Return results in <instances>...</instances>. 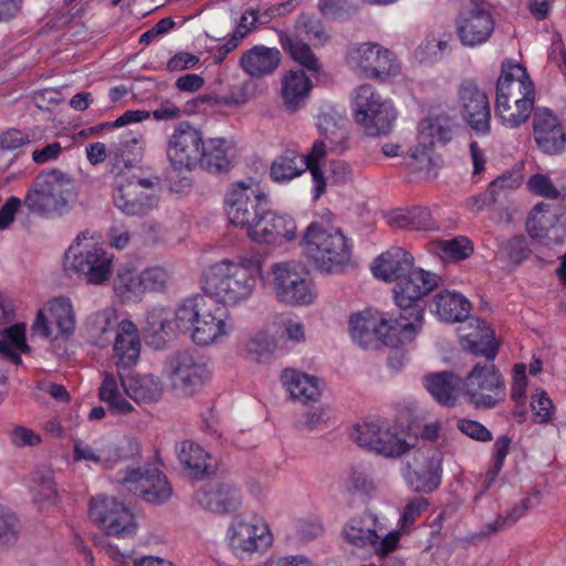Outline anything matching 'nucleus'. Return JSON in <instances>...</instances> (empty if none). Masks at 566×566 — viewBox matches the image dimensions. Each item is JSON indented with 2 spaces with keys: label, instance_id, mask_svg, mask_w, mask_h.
<instances>
[{
  "label": "nucleus",
  "instance_id": "nucleus-1",
  "mask_svg": "<svg viewBox=\"0 0 566 566\" xmlns=\"http://www.w3.org/2000/svg\"><path fill=\"white\" fill-rule=\"evenodd\" d=\"M261 275V263L254 259L229 260L211 265L206 272L205 293L218 303L237 305L249 300Z\"/></svg>",
  "mask_w": 566,
  "mask_h": 566
},
{
  "label": "nucleus",
  "instance_id": "nucleus-2",
  "mask_svg": "<svg viewBox=\"0 0 566 566\" xmlns=\"http://www.w3.org/2000/svg\"><path fill=\"white\" fill-rule=\"evenodd\" d=\"M74 180L59 169L41 171L28 190L23 203L31 213L43 218H60L71 210Z\"/></svg>",
  "mask_w": 566,
  "mask_h": 566
},
{
  "label": "nucleus",
  "instance_id": "nucleus-3",
  "mask_svg": "<svg viewBox=\"0 0 566 566\" xmlns=\"http://www.w3.org/2000/svg\"><path fill=\"white\" fill-rule=\"evenodd\" d=\"M439 276L422 269L410 270L398 280L394 289L395 302L399 307V324L406 338L412 340L422 328L423 306L421 300L438 286Z\"/></svg>",
  "mask_w": 566,
  "mask_h": 566
},
{
  "label": "nucleus",
  "instance_id": "nucleus-4",
  "mask_svg": "<svg viewBox=\"0 0 566 566\" xmlns=\"http://www.w3.org/2000/svg\"><path fill=\"white\" fill-rule=\"evenodd\" d=\"M439 276L422 269L410 270L398 280L394 289L395 302L399 307V324L406 338L412 340L422 328L423 306L421 300L438 286Z\"/></svg>",
  "mask_w": 566,
  "mask_h": 566
},
{
  "label": "nucleus",
  "instance_id": "nucleus-5",
  "mask_svg": "<svg viewBox=\"0 0 566 566\" xmlns=\"http://www.w3.org/2000/svg\"><path fill=\"white\" fill-rule=\"evenodd\" d=\"M304 253L322 272L332 273L350 260L352 247L339 229L311 223L303 237Z\"/></svg>",
  "mask_w": 566,
  "mask_h": 566
},
{
  "label": "nucleus",
  "instance_id": "nucleus-6",
  "mask_svg": "<svg viewBox=\"0 0 566 566\" xmlns=\"http://www.w3.org/2000/svg\"><path fill=\"white\" fill-rule=\"evenodd\" d=\"M348 326L352 338L364 348L376 346L378 342L397 348L410 342L398 318H386L378 311L366 310L352 314Z\"/></svg>",
  "mask_w": 566,
  "mask_h": 566
},
{
  "label": "nucleus",
  "instance_id": "nucleus-7",
  "mask_svg": "<svg viewBox=\"0 0 566 566\" xmlns=\"http://www.w3.org/2000/svg\"><path fill=\"white\" fill-rule=\"evenodd\" d=\"M325 154L326 144L322 139L316 140L306 155H301L294 148H286L273 160L270 170L271 178L274 181L283 182L310 170L315 185L314 198L317 199L326 189L324 172L319 166V161L325 157Z\"/></svg>",
  "mask_w": 566,
  "mask_h": 566
},
{
  "label": "nucleus",
  "instance_id": "nucleus-8",
  "mask_svg": "<svg viewBox=\"0 0 566 566\" xmlns=\"http://www.w3.org/2000/svg\"><path fill=\"white\" fill-rule=\"evenodd\" d=\"M269 206L268 196L258 184L239 181L231 185L226 193L224 209L229 221L247 230H255Z\"/></svg>",
  "mask_w": 566,
  "mask_h": 566
},
{
  "label": "nucleus",
  "instance_id": "nucleus-9",
  "mask_svg": "<svg viewBox=\"0 0 566 566\" xmlns=\"http://www.w3.org/2000/svg\"><path fill=\"white\" fill-rule=\"evenodd\" d=\"M350 438L360 447L387 458H399L415 447L403 436V430L386 420L367 421L356 424Z\"/></svg>",
  "mask_w": 566,
  "mask_h": 566
},
{
  "label": "nucleus",
  "instance_id": "nucleus-10",
  "mask_svg": "<svg viewBox=\"0 0 566 566\" xmlns=\"http://www.w3.org/2000/svg\"><path fill=\"white\" fill-rule=\"evenodd\" d=\"M345 539L358 547L370 548L378 557L392 553L399 545L400 533H386L377 516L364 512L348 520L343 528Z\"/></svg>",
  "mask_w": 566,
  "mask_h": 566
},
{
  "label": "nucleus",
  "instance_id": "nucleus-11",
  "mask_svg": "<svg viewBox=\"0 0 566 566\" xmlns=\"http://www.w3.org/2000/svg\"><path fill=\"white\" fill-rule=\"evenodd\" d=\"M353 104L355 119L368 136L390 133L396 119V111L389 101L381 98L374 86L363 84L357 87Z\"/></svg>",
  "mask_w": 566,
  "mask_h": 566
},
{
  "label": "nucleus",
  "instance_id": "nucleus-12",
  "mask_svg": "<svg viewBox=\"0 0 566 566\" xmlns=\"http://www.w3.org/2000/svg\"><path fill=\"white\" fill-rule=\"evenodd\" d=\"M462 387L468 401L480 409H492L506 397L504 378L493 363L475 364Z\"/></svg>",
  "mask_w": 566,
  "mask_h": 566
},
{
  "label": "nucleus",
  "instance_id": "nucleus-13",
  "mask_svg": "<svg viewBox=\"0 0 566 566\" xmlns=\"http://www.w3.org/2000/svg\"><path fill=\"white\" fill-rule=\"evenodd\" d=\"M115 175L113 201L127 216H145L156 206L154 182L148 178L128 176L122 169Z\"/></svg>",
  "mask_w": 566,
  "mask_h": 566
},
{
  "label": "nucleus",
  "instance_id": "nucleus-14",
  "mask_svg": "<svg viewBox=\"0 0 566 566\" xmlns=\"http://www.w3.org/2000/svg\"><path fill=\"white\" fill-rule=\"evenodd\" d=\"M164 373L172 387L187 396L195 394L209 378L202 357L188 349L169 354L165 360Z\"/></svg>",
  "mask_w": 566,
  "mask_h": 566
},
{
  "label": "nucleus",
  "instance_id": "nucleus-15",
  "mask_svg": "<svg viewBox=\"0 0 566 566\" xmlns=\"http://www.w3.org/2000/svg\"><path fill=\"white\" fill-rule=\"evenodd\" d=\"M270 275L275 296L279 302L290 305H310L315 298L312 282L290 262L275 263Z\"/></svg>",
  "mask_w": 566,
  "mask_h": 566
},
{
  "label": "nucleus",
  "instance_id": "nucleus-16",
  "mask_svg": "<svg viewBox=\"0 0 566 566\" xmlns=\"http://www.w3.org/2000/svg\"><path fill=\"white\" fill-rule=\"evenodd\" d=\"M347 61L368 78L385 81L400 72L396 55L376 42H364L350 48Z\"/></svg>",
  "mask_w": 566,
  "mask_h": 566
},
{
  "label": "nucleus",
  "instance_id": "nucleus-17",
  "mask_svg": "<svg viewBox=\"0 0 566 566\" xmlns=\"http://www.w3.org/2000/svg\"><path fill=\"white\" fill-rule=\"evenodd\" d=\"M113 255L102 247L80 250V243L65 252L64 266L73 271L88 284L101 285L109 280Z\"/></svg>",
  "mask_w": 566,
  "mask_h": 566
},
{
  "label": "nucleus",
  "instance_id": "nucleus-18",
  "mask_svg": "<svg viewBox=\"0 0 566 566\" xmlns=\"http://www.w3.org/2000/svg\"><path fill=\"white\" fill-rule=\"evenodd\" d=\"M90 518L101 525L108 536L129 538L137 523L132 512L114 497L98 496L90 502Z\"/></svg>",
  "mask_w": 566,
  "mask_h": 566
},
{
  "label": "nucleus",
  "instance_id": "nucleus-19",
  "mask_svg": "<svg viewBox=\"0 0 566 566\" xmlns=\"http://www.w3.org/2000/svg\"><path fill=\"white\" fill-rule=\"evenodd\" d=\"M525 99L534 107L535 87L527 71L518 63L506 60L502 63L501 75L496 83V111L500 115L509 109V103Z\"/></svg>",
  "mask_w": 566,
  "mask_h": 566
},
{
  "label": "nucleus",
  "instance_id": "nucleus-20",
  "mask_svg": "<svg viewBox=\"0 0 566 566\" xmlns=\"http://www.w3.org/2000/svg\"><path fill=\"white\" fill-rule=\"evenodd\" d=\"M203 144L201 132L189 122H180L175 127L167 145V157L176 170H192L200 161Z\"/></svg>",
  "mask_w": 566,
  "mask_h": 566
},
{
  "label": "nucleus",
  "instance_id": "nucleus-21",
  "mask_svg": "<svg viewBox=\"0 0 566 566\" xmlns=\"http://www.w3.org/2000/svg\"><path fill=\"white\" fill-rule=\"evenodd\" d=\"M462 117L480 137L491 133V106L486 94L471 80L463 81L458 88Z\"/></svg>",
  "mask_w": 566,
  "mask_h": 566
},
{
  "label": "nucleus",
  "instance_id": "nucleus-22",
  "mask_svg": "<svg viewBox=\"0 0 566 566\" xmlns=\"http://www.w3.org/2000/svg\"><path fill=\"white\" fill-rule=\"evenodd\" d=\"M118 482L122 484H135L143 500L150 504L166 503L172 495V488L167 476L157 468H133L118 471Z\"/></svg>",
  "mask_w": 566,
  "mask_h": 566
},
{
  "label": "nucleus",
  "instance_id": "nucleus-23",
  "mask_svg": "<svg viewBox=\"0 0 566 566\" xmlns=\"http://www.w3.org/2000/svg\"><path fill=\"white\" fill-rule=\"evenodd\" d=\"M455 27L462 45L474 48L489 41L494 31V20L488 10L475 6L459 14Z\"/></svg>",
  "mask_w": 566,
  "mask_h": 566
},
{
  "label": "nucleus",
  "instance_id": "nucleus-24",
  "mask_svg": "<svg viewBox=\"0 0 566 566\" xmlns=\"http://www.w3.org/2000/svg\"><path fill=\"white\" fill-rule=\"evenodd\" d=\"M534 139L541 150L549 155L566 148V132L558 118L547 108H538L533 117Z\"/></svg>",
  "mask_w": 566,
  "mask_h": 566
},
{
  "label": "nucleus",
  "instance_id": "nucleus-25",
  "mask_svg": "<svg viewBox=\"0 0 566 566\" xmlns=\"http://www.w3.org/2000/svg\"><path fill=\"white\" fill-rule=\"evenodd\" d=\"M139 332L135 323L124 319L117 327L113 343V360L117 371L129 370L140 355Z\"/></svg>",
  "mask_w": 566,
  "mask_h": 566
},
{
  "label": "nucleus",
  "instance_id": "nucleus-26",
  "mask_svg": "<svg viewBox=\"0 0 566 566\" xmlns=\"http://www.w3.org/2000/svg\"><path fill=\"white\" fill-rule=\"evenodd\" d=\"M457 118L449 112L431 108L426 118L419 123V139L424 147L448 144L457 127Z\"/></svg>",
  "mask_w": 566,
  "mask_h": 566
},
{
  "label": "nucleus",
  "instance_id": "nucleus-27",
  "mask_svg": "<svg viewBox=\"0 0 566 566\" xmlns=\"http://www.w3.org/2000/svg\"><path fill=\"white\" fill-rule=\"evenodd\" d=\"M193 500L207 511L228 513L239 506L240 493L233 484L220 482L201 488L195 493Z\"/></svg>",
  "mask_w": 566,
  "mask_h": 566
},
{
  "label": "nucleus",
  "instance_id": "nucleus-28",
  "mask_svg": "<svg viewBox=\"0 0 566 566\" xmlns=\"http://www.w3.org/2000/svg\"><path fill=\"white\" fill-rule=\"evenodd\" d=\"M207 313L200 314L190 335L192 342L199 346L210 345L228 334L226 310L210 298Z\"/></svg>",
  "mask_w": 566,
  "mask_h": 566
},
{
  "label": "nucleus",
  "instance_id": "nucleus-29",
  "mask_svg": "<svg viewBox=\"0 0 566 566\" xmlns=\"http://www.w3.org/2000/svg\"><path fill=\"white\" fill-rule=\"evenodd\" d=\"M413 256L400 247H392L377 256L371 265L375 277L385 282L398 281L413 268Z\"/></svg>",
  "mask_w": 566,
  "mask_h": 566
},
{
  "label": "nucleus",
  "instance_id": "nucleus-30",
  "mask_svg": "<svg viewBox=\"0 0 566 566\" xmlns=\"http://www.w3.org/2000/svg\"><path fill=\"white\" fill-rule=\"evenodd\" d=\"M296 223L286 214H277L269 207L263 213L255 230H251L250 239L258 243H273L277 238L293 240L295 238Z\"/></svg>",
  "mask_w": 566,
  "mask_h": 566
},
{
  "label": "nucleus",
  "instance_id": "nucleus-31",
  "mask_svg": "<svg viewBox=\"0 0 566 566\" xmlns=\"http://www.w3.org/2000/svg\"><path fill=\"white\" fill-rule=\"evenodd\" d=\"M144 145V136L140 132L127 130L119 134L108 149V157L114 161L111 172L120 169L118 167L120 163L125 168H132L143 157Z\"/></svg>",
  "mask_w": 566,
  "mask_h": 566
},
{
  "label": "nucleus",
  "instance_id": "nucleus-32",
  "mask_svg": "<svg viewBox=\"0 0 566 566\" xmlns=\"http://www.w3.org/2000/svg\"><path fill=\"white\" fill-rule=\"evenodd\" d=\"M282 54L276 48L254 45L243 52L240 66L251 77L261 78L276 71L281 64Z\"/></svg>",
  "mask_w": 566,
  "mask_h": 566
},
{
  "label": "nucleus",
  "instance_id": "nucleus-33",
  "mask_svg": "<svg viewBox=\"0 0 566 566\" xmlns=\"http://www.w3.org/2000/svg\"><path fill=\"white\" fill-rule=\"evenodd\" d=\"M313 84L302 70H290L281 78V98L285 108L295 113L310 97Z\"/></svg>",
  "mask_w": 566,
  "mask_h": 566
},
{
  "label": "nucleus",
  "instance_id": "nucleus-34",
  "mask_svg": "<svg viewBox=\"0 0 566 566\" xmlns=\"http://www.w3.org/2000/svg\"><path fill=\"white\" fill-rule=\"evenodd\" d=\"M118 371L122 386L126 395L137 403H150L157 401L163 395V385L158 377L153 375L124 374Z\"/></svg>",
  "mask_w": 566,
  "mask_h": 566
},
{
  "label": "nucleus",
  "instance_id": "nucleus-35",
  "mask_svg": "<svg viewBox=\"0 0 566 566\" xmlns=\"http://www.w3.org/2000/svg\"><path fill=\"white\" fill-rule=\"evenodd\" d=\"M272 544V535L268 527L249 523H240L230 538L235 554L265 551Z\"/></svg>",
  "mask_w": 566,
  "mask_h": 566
},
{
  "label": "nucleus",
  "instance_id": "nucleus-36",
  "mask_svg": "<svg viewBox=\"0 0 566 566\" xmlns=\"http://www.w3.org/2000/svg\"><path fill=\"white\" fill-rule=\"evenodd\" d=\"M422 385L438 403L453 407L462 379L452 371H440L423 376Z\"/></svg>",
  "mask_w": 566,
  "mask_h": 566
},
{
  "label": "nucleus",
  "instance_id": "nucleus-37",
  "mask_svg": "<svg viewBox=\"0 0 566 566\" xmlns=\"http://www.w3.org/2000/svg\"><path fill=\"white\" fill-rule=\"evenodd\" d=\"M443 454L432 450L419 470L409 474V484L417 493H431L437 490L442 480Z\"/></svg>",
  "mask_w": 566,
  "mask_h": 566
},
{
  "label": "nucleus",
  "instance_id": "nucleus-38",
  "mask_svg": "<svg viewBox=\"0 0 566 566\" xmlns=\"http://www.w3.org/2000/svg\"><path fill=\"white\" fill-rule=\"evenodd\" d=\"M178 459L188 474L196 480H202L216 470L211 455L191 441L181 442Z\"/></svg>",
  "mask_w": 566,
  "mask_h": 566
},
{
  "label": "nucleus",
  "instance_id": "nucleus-39",
  "mask_svg": "<svg viewBox=\"0 0 566 566\" xmlns=\"http://www.w3.org/2000/svg\"><path fill=\"white\" fill-rule=\"evenodd\" d=\"M433 307L438 317L447 323L462 322L468 318L471 304L459 293L442 291L433 298Z\"/></svg>",
  "mask_w": 566,
  "mask_h": 566
},
{
  "label": "nucleus",
  "instance_id": "nucleus-40",
  "mask_svg": "<svg viewBox=\"0 0 566 566\" xmlns=\"http://www.w3.org/2000/svg\"><path fill=\"white\" fill-rule=\"evenodd\" d=\"M210 298L206 293L185 298L175 311L174 324L176 329L179 333L191 335L200 314H208Z\"/></svg>",
  "mask_w": 566,
  "mask_h": 566
},
{
  "label": "nucleus",
  "instance_id": "nucleus-41",
  "mask_svg": "<svg viewBox=\"0 0 566 566\" xmlns=\"http://www.w3.org/2000/svg\"><path fill=\"white\" fill-rule=\"evenodd\" d=\"M230 150L229 143L224 138L203 140L197 167L213 174L227 171L230 167Z\"/></svg>",
  "mask_w": 566,
  "mask_h": 566
},
{
  "label": "nucleus",
  "instance_id": "nucleus-42",
  "mask_svg": "<svg viewBox=\"0 0 566 566\" xmlns=\"http://www.w3.org/2000/svg\"><path fill=\"white\" fill-rule=\"evenodd\" d=\"M282 380L291 397L303 402L316 401L321 396L319 379L315 376L286 369L283 371Z\"/></svg>",
  "mask_w": 566,
  "mask_h": 566
},
{
  "label": "nucleus",
  "instance_id": "nucleus-43",
  "mask_svg": "<svg viewBox=\"0 0 566 566\" xmlns=\"http://www.w3.org/2000/svg\"><path fill=\"white\" fill-rule=\"evenodd\" d=\"M346 124V116L335 107H326L317 116L319 134L333 148L342 147L347 139Z\"/></svg>",
  "mask_w": 566,
  "mask_h": 566
},
{
  "label": "nucleus",
  "instance_id": "nucleus-44",
  "mask_svg": "<svg viewBox=\"0 0 566 566\" xmlns=\"http://www.w3.org/2000/svg\"><path fill=\"white\" fill-rule=\"evenodd\" d=\"M180 114H181L180 108L178 106H176L172 102L167 99V101H164L159 105V107H157L153 112L140 111V109L126 111L116 120L103 123V124H101L99 127L102 129L123 127V126H126L127 124L138 123L142 120L148 119V118H150V116H153L156 120H171V119L178 118L180 116Z\"/></svg>",
  "mask_w": 566,
  "mask_h": 566
},
{
  "label": "nucleus",
  "instance_id": "nucleus-45",
  "mask_svg": "<svg viewBox=\"0 0 566 566\" xmlns=\"http://www.w3.org/2000/svg\"><path fill=\"white\" fill-rule=\"evenodd\" d=\"M45 311L52 323L57 327L55 337L69 339L73 336L75 329V315L70 298L60 296L50 300L45 305Z\"/></svg>",
  "mask_w": 566,
  "mask_h": 566
},
{
  "label": "nucleus",
  "instance_id": "nucleus-46",
  "mask_svg": "<svg viewBox=\"0 0 566 566\" xmlns=\"http://www.w3.org/2000/svg\"><path fill=\"white\" fill-rule=\"evenodd\" d=\"M119 323L117 312L113 307H105L88 317L90 332L101 347L111 343L112 335L117 333Z\"/></svg>",
  "mask_w": 566,
  "mask_h": 566
},
{
  "label": "nucleus",
  "instance_id": "nucleus-47",
  "mask_svg": "<svg viewBox=\"0 0 566 566\" xmlns=\"http://www.w3.org/2000/svg\"><path fill=\"white\" fill-rule=\"evenodd\" d=\"M277 35L282 49L291 56L292 60L300 63L308 71L316 72L319 70V62L308 44L293 38L282 30L277 32Z\"/></svg>",
  "mask_w": 566,
  "mask_h": 566
},
{
  "label": "nucleus",
  "instance_id": "nucleus-48",
  "mask_svg": "<svg viewBox=\"0 0 566 566\" xmlns=\"http://www.w3.org/2000/svg\"><path fill=\"white\" fill-rule=\"evenodd\" d=\"M113 285L115 294L123 303L137 302L144 295L140 274L130 269H119Z\"/></svg>",
  "mask_w": 566,
  "mask_h": 566
},
{
  "label": "nucleus",
  "instance_id": "nucleus-49",
  "mask_svg": "<svg viewBox=\"0 0 566 566\" xmlns=\"http://www.w3.org/2000/svg\"><path fill=\"white\" fill-rule=\"evenodd\" d=\"M464 347L474 356L484 357L486 363H493L499 353L494 331L486 326L476 334L465 336Z\"/></svg>",
  "mask_w": 566,
  "mask_h": 566
},
{
  "label": "nucleus",
  "instance_id": "nucleus-50",
  "mask_svg": "<svg viewBox=\"0 0 566 566\" xmlns=\"http://www.w3.org/2000/svg\"><path fill=\"white\" fill-rule=\"evenodd\" d=\"M428 250L443 260L461 261L473 253V244L467 237H457L451 240L431 241Z\"/></svg>",
  "mask_w": 566,
  "mask_h": 566
},
{
  "label": "nucleus",
  "instance_id": "nucleus-51",
  "mask_svg": "<svg viewBox=\"0 0 566 566\" xmlns=\"http://www.w3.org/2000/svg\"><path fill=\"white\" fill-rule=\"evenodd\" d=\"M539 497V492H535L533 497H524L520 504L513 506L506 515H499L493 523L484 526L482 534L490 535L497 531L505 530L515 524L531 507H533Z\"/></svg>",
  "mask_w": 566,
  "mask_h": 566
},
{
  "label": "nucleus",
  "instance_id": "nucleus-52",
  "mask_svg": "<svg viewBox=\"0 0 566 566\" xmlns=\"http://www.w3.org/2000/svg\"><path fill=\"white\" fill-rule=\"evenodd\" d=\"M256 27L254 9L247 10L239 19L237 27L224 44L219 48V53L227 55Z\"/></svg>",
  "mask_w": 566,
  "mask_h": 566
},
{
  "label": "nucleus",
  "instance_id": "nucleus-53",
  "mask_svg": "<svg viewBox=\"0 0 566 566\" xmlns=\"http://www.w3.org/2000/svg\"><path fill=\"white\" fill-rule=\"evenodd\" d=\"M500 253L517 265L528 258L531 250L524 235H515L500 245Z\"/></svg>",
  "mask_w": 566,
  "mask_h": 566
},
{
  "label": "nucleus",
  "instance_id": "nucleus-54",
  "mask_svg": "<svg viewBox=\"0 0 566 566\" xmlns=\"http://www.w3.org/2000/svg\"><path fill=\"white\" fill-rule=\"evenodd\" d=\"M296 28L305 33L308 39L324 43L328 40L322 21L313 13H301L296 20Z\"/></svg>",
  "mask_w": 566,
  "mask_h": 566
},
{
  "label": "nucleus",
  "instance_id": "nucleus-55",
  "mask_svg": "<svg viewBox=\"0 0 566 566\" xmlns=\"http://www.w3.org/2000/svg\"><path fill=\"white\" fill-rule=\"evenodd\" d=\"M515 108L516 111L514 112L509 104V109L504 111L502 115L495 109L496 117L505 127L516 128L521 126L530 118L531 112L533 111L532 103L523 98L518 104H515Z\"/></svg>",
  "mask_w": 566,
  "mask_h": 566
},
{
  "label": "nucleus",
  "instance_id": "nucleus-56",
  "mask_svg": "<svg viewBox=\"0 0 566 566\" xmlns=\"http://www.w3.org/2000/svg\"><path fill=\"white\" fill-rule=\"evenodd\" d=\"M33 485H31L34 501H51L56 496V486L53 476L50 472L39 473L36 472L32 479Z\"/></svg>",
  "mask_w": 566,
  "mask_h": 566
},
{
  "label": "nucleus",
  "instance_id": "nucleus-57",
  "mask_svg": "<svg viewBox=\"0 0 566 566\" xmlns=\"http://www.w3.org/2000/svg\"><path fill=\"white\" fill-rule=\"evenodd\" d=\"M18 518L7 507L0 505V546L13 545L18 538Z\"/></svg>",
  "mask_w": 566,
  "mask_h": 566
},
{
  "label": "nucleus",
  "instance_id": "nucleus-58",
  "mask_svg": "<svg viewBox=\"0 0 566 566\" xmlns=\"http://www.w3.org/2000/svg\"><path fill=\"white\" fill-rule=\"evenodd\" d=\"M107 455H111L112 464L134 460L140 455V444L136 439H126L119 446H109L106 449Z\"/></svg>",
  "mask_w": 566,
  "mask_h": 566
},
{
  "label": "nucleus",
  "instance_id": "nucleus-59",
  "mask_svg": "<svg viewBox=\"0 0 566 566\" xmlns=\"http://www.w3.org/2000/svg\"><path fill=\"white\" fill-rule=\"evenodd\" d=\"M527 188L532 193L546 199L555 200L560 197V191L555 187L551 178L543 174L531 176L527 180Z\"/></svg>",
  "mask_w": 566,
  "mask_h": 566
},
{
  "label": "nucleus",
  "instance_id": "nucleus-60",
  "mask_svg": "<svg viewBox=\"0 0 566 566\" xmlns=\"http://www.w3.org/2000/svg\"><path fill=\"white\" fill-rule=\"evenodd\" d=\"M139 274L144 294L165 289L169 279L168 272L161 266L147 268Z\"/></svg>",
  "mask_w": 566,
  "mask_h": 566
},
{
  "label": "nucleus",
  "instance_id": "nucleus-61",
  "mask_svg": "<svg viewBox=\"0 0 566 566\" xmlns=\"http://www.w3.org/2000/svg\"><path fill=\"white\" fill-rule=\"evenodd\" d=\"M531 407L536 417L535 422L546 423L551 420L553 401L547 396L546 391L537 389L532 396Z\"/></svg>",
  "mask_w": 566,
  "mask_h": 566
},
{
  "label": "nucleus",
  "instance_id": "nucleus-62",
  "mask_svg": "<svg viewBox=\"0 0 566 566\" xmlns=\"http://www.w3.org/2000/svg\"><path fill=\"white\" fill-rule=\"evenodd\" d=\"M457 428L469 438L479 442H490L493 439L491 431L481 422L471 419L458 420Z\"/></svg>",
  "mask_w": 566,
  "mask_h": 566
},
{
  "label": "nucleus",
  "instance_id": "nucleus-63",
  "mask_svg": "<svg viewBox=\"0 0 566 566\" xmlns=\"http://www.w3.org/2000/svg\"><path fill=\"white\" fill-rule=\"evenodd\" d=\"M317 9L323 17L339 20L349 14L352 6L348 0H318Z\"/></svg>",
  "mask_w": 566,
  "mask_h": 566
},
{
  "label": "nucleus",
  "instance_id": "nucleus-64",
  "mask_svg": "<svg viewBox=\"0 0 566 566\" xmlns=\"http://www.w3.org/2000/svg\"><path fill=\"white\" fill-rule=\"evenodd\" d=\"M177 333L179 332L176 329L174 318H171V314L169 313L150 334L149 338L151 344L157 348H163L169 339L176 337Z\"/></svg>",
  "mask_w": 566,
  "mask_h": 566
}]
</instances>
